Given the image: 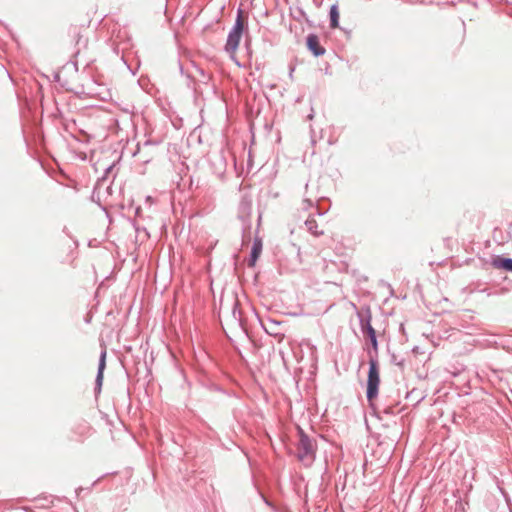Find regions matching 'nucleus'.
I'll return each instance as SVG.
<instances>
[{
    "label": "nucleus",
    "mask_w": 512,
    "mask_h": 512,
    "mask_svg": "<svg viewBox=\"0 0 512 512\" xmlns=\"http://www.w3.org/2000/svg\"><path fill=\"white\" fill-rule=\"evenodd\" d=\"M307 47L315 56H321L325 53V49L320 45L319 38L314 34L307 37Z\"/></svg>",
    "instance_id": "obj_4"
},
{
    "label": "nucleus",
    "mask_w": 512,
    "mask_h": 512,
    "mask_svg": "<svg viewBox=\"0 0 512 512\" xmlns=\"http://www.w3.org/2000/svg\"><path fill=\"white\" fill-rule=\"evenodd\" d=\"M242 207H243V211L245 212L246 215H250L251 213V204L250 202L248 201H243L241 203Z\"/></svg>",
    "instance_id": "obj_9"
},
{
    "label": "nucleus",
    "mask_w": 512,
    "mask_h": 512,
    "mask_svg": "<svg viewBox=\"0 0 512 512\" xmlns=\"http://www.w3.org/2000/svg\"><path fill=\"white\" fill-rule=\"evenodd\" d=\"M262 252V240L258 237L254 239L252 250H251V256L248 262V265L253 267L255 266L260 254Z\"/></svg>",
    "instance_id": "obj_5"
},
{
    "label": "nucleus",
    "mask_w": 512,
    "mask_h": 512,
    "mask_svg": "<svg viewBox=\"0 0 512 512\" xmlns=\"http://www.w3.org/2000/svg\"><path fill=\"white\" fill-rule=\"evenodd\" d=\"M380 383L379 370L377 366V362L375 360H370L369 362V372H368V381H367V398L368 400H372L376 397L378 393V386Z\"/></svg>",
    "instance_id": "obj_3"
},
{
    "label": "nucleus",
    "mask_w": 512,
    "mask_h": 512,
    "mask_svg": "<svg viewBox=\"0 0 512 512\" xmlns=\"http://www.w3.org/2000/svg\"><path fill=\"white\" fill-rule=\"evenodd\" d=\"M244 29V19L242 15V11H239L235 25L232 31L228 35V39L225 45V50L230 54L231 58H235L236 51L240 44V40L242 37Z\"/></svg>",
    "instance_id": "obj_1"
},
{
    "label": "nucleus",
    "mask_w": 512,
    "mask_h": 512,
    "mask_svg": "<svg viewBox=\"0 0 512 512\" xmlns=\"http://www.w3.org/2000/svg\"><path fill=\"white\" fill-rule=\"evenodd\" d=\"M106 366V351H103L100 357L99 361V369H98V375H97V382L100 385L101 381L103 379V371Z\"/></svg>",
    "instance_id": "obj_7"
},
{
    "label": "nucleus",
    "mask_w": 512,
    "mask_h": 512,
    "mask_svg": "<svg viewBox=\"0 0 512 512\" xmlns=\"http://www.w3.org/2000/svg\"><path fill=\"white\" fill-rule=\"evenodd\" d=\"M371 339V342H372V345L374 347V349H377V340H376V335H372V338Z\"/></svg>",
    "instance_id": "obj_11"
},
{
    "label": "nucleus",
    "mask_w": 512,
    "mask_h": 512,
    "mask_svg": "<svg viewBox=\"0 0 512 512\" xmlns=\"http://www.w3.org/2000/svg\"><path fill=\"white\" fill-rule=\"evenodd\" d=\"M367 332L370 338H372V335H375V330L370 325L367 328Z\"/></svg>",
    "instance_id": "obj_10"
},
{
    "label": "nucleus",
    "mask_w": 512,
    "mask_h": 512,
    "mask_svg": "<svg viewBox=\"0 0 512 512\" xmlns=\"http://www.w3.org/2000/svg\"><path fill=\"white\" fill-rule=\"evenodd\" d=\"M330 20L332 28H337L339 26V11L336 5H333L330 9Z\"/></svg>",
    "instance_id": "obj_8"
},
{
    "label": "nucleus",
    "mask_w": 512,
    "mask_h": 512,
    "mask_svg": "<svg viewBox=\"0 0 512 512\" xmlns=\"http://www.w3.org/2000/svg\"><path fill=\"white\" fill-rule=\"evenodd\" d=\"M315 445L302 430H299L298 459L305 465L312 463L314 459Z\"/></svg>",
    "instance_id": "obj_2"
},
{
    "label": "nucleus",
    "mask_w": 512,
    "mask_h": 512,
    "mask_svg": "<svg viewBox=\"0 0 512 512\" xmlns=\"http://www.w3.org/2000/svg\"><path fill=\"white\" fill-rule=\"evenodd\" d=\"M492 264L495 268L512 271V259L497 257L493 260Z\"/></svg>",
    "instance_id": "obj_6"
}]
</instances>
